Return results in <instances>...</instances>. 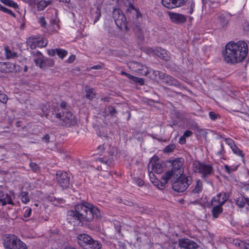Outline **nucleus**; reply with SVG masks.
Returning a JSON list of instances; mask_svg holds the SVG:
<instances>
[{"label": "nucleus", "mask_w": 249, "mask_h": 249, "mask_svg": "<svg viewBox=\"0 0 249 249\" xmlns=\"http://www.w3.org/2000/svg\"><path fill=\"white\" fill-rule=\"evenodd\" d=\"M176 146L174 144H169L167 146H166L164 149V152L165 153H170L172 152L175 148Z\"/></svg>", "instance_id": "40"}, {"label": "nucleus", "mask_w": 249, "mask_h": 249, "mask_svg": "<svg viewBox=\"0 0 249 249\" xmlns=\"http://www.w3.org/2000/svg\"><path fill=\"white\" fill-rule=\"evenodd\" d=\"M17 249H27L26 245L20 239L17 238Z\"/></svg>", "instance_id": "36"}, {"label": "nucleus", "mask_w": 249, "mask_h": 249, "mask_svg": "<svg viewBox=\"0 0 249 249\" xmlns=\"http://www.w3.org/2000/svg\"><path fill=\"white\" fill-rule=\"evenodd\" d=\"M50 139V136L48 134H46L42 138V141L45 143L49 142Z\"/></svg>", "instance_id": "54"}, {"label": "nucleus", "mask_w": 249, "mask_h": 249, "mask_svg": "<svg viewBox=\"0 0 249 249\" xmlns=\"http://www.w3.org/2000/svg\"><path fill=\"white\" fill-rule=\"evenodd\" d=\"M136 183L139 186H142L144 184L143 181L142 179H140V178L137 179L136 180Z\"/></svg>", "instance_id": "62"}, {"label": "nucleus", "mask_w": 249, "mask_h": 249, "mask_svg": "<svg viewBox=\"0 0 249 249\" xmlns=\"http://www.w3.org/2000/svg\"><path fill=\"white\" fill-rule=\"evenodd\" d=\"M212 206H213V208L212 211L213 216L214 218H216L219 216V214L222 213V206H218L217 205Z\"/></svg>", "instance_id": "25"}, {"label": "nucleus", "mask_w": 249, "mask_h": 249, "mask_svg": "<svg viewBox=\"0 0 249 249\" xmlns=\"http://www.w3.org/2000/svg\"><path fill=\"white\" fill-rule=\"evenodd\" d=\"M235 244L236 245H238V246H239V247H240L241 248L243 246H244V248L245 249H249V244H247V245H245L244 242H238V241H237L235 243Z\"/></svg>", "instance_id": "52"}, {"label": "nucleus", "mask_w": 249, "mask_h": 249, "mask_svg": "<svg viewBox=\"0 0 249 249\" xmlns=\"http://www.w3.org/2000/svg\"><path fill=\"white\" fill-rule=\"evenodd\" d=\"M107 111L111 115H114L117 113V111L116 109L112 106H109L107 108Z\"/></svg>", "instance_id": "47"}, {"label": "nucleus", "mask_w": 249, "mask_h": 249, "mask_svg": "<svg viewBox=\"0 0 249 249\" xmlns=\"http://www.w3.org/2000/svg\"><path fill=\"white\" fill-rule=\"evenodd\" d=\"M0 202H1L3 205L6 204H11L13 205H14L10 196L7 194H5L3 192L1 191H0Z\"/></svg>", "instance_id": "22"}, {"label": "nucleus", "mask_w": 249, "mask_h": 249, "mask_svg": "<svg viewBox=\"0 0 249 249\" xmlns=\"http://www.w3.org/2000/svg\"><path fill=\"white\" fill-rule=\"evenodd\" d=\"M3 244L5 249H16V236L5 234L2 237Z\"/></svg>", "instance_id": "12"}, {"label": "nucleus", "mask_w": 249, "mask_h": 249, "mask_svg": "<svg viewBox=\"0 0 249 249\" xmlns=\"http://www.w3.org/2000/svg\"><path fill=\"white\" fill-rule=\"evenodd\" d=\"M7 96L4 94L2 93L0 90V102L3 103H5L7 102Z\"/></svg>", "instance_id": "50"}, {"label": "nucleus", "mask_w": 249, "mask_h": 249, "mask_svg": "<svg viewBox=\"0 0 249 249\" xmlns=\"http://www.w3.org/2000/svg\"><path fill=\"white\" fill-rule=\"evenodd\" d=\"M233 152L237 155L241 156L242 158L244 157V155L242 154V151L239 149V148L235 145L233 147L231 148Z\"/></svg>", "instance_id": "37"}, {"label": "nucleus", "mask_w": 249, "mask_h": 249, "mask_svg": "<svg viewBox=\"0 0 249 249\" xmlns=\"http://www.w3.org/2000/svg\"><path fill=\"white\" fill-rule=\"evenodd\" d=\"M248 53V44L243 41L236 43L229 42L225 46L223 56L225 61L230 64H235L243 61Z\"/></svg>", "instance_id": "2"}, {"label": "nucleus", "mask_w": 249, "mask_h": 249, "mask_svg": "<svg viewBox=\"0 0 249 249\" xmlns=\"http://www.w3.org/2000/svg\"><path fill=\"white\" fill-rule=\"evenodd\" d=\"M228 199V196L224 192H221L212 198L211 205H217L222 206L225 202Z\"/></svg>", "instance_id": "18"}, {"label": "nucleus", "mask_w": 249, "mask_h": 249, "mask_svg": "<svg viewBox=\"0 0 249 249\" xmlns=\"http://www.w3.org/2000/svg\"><path fill=\"white\" fill-rule=\"evenodd\" d=\"M113 18L117 26L121 30H127L126 18L122 11L119 9H115L113 11Z\"/></svg>", "instance_id": "7"}, {"label": "nucleus", "mask_w": 249, "mask_h": 249, "mask_svg": "<svg viewBox=\"0 0 249 249\" xmlns=\"http://www.w3.org/2000/svg\"><path fill=\"white\" fill-rule=\"evenodd\" d=\"M50 4V2L49 1L41 0L37 4V7L39 10H43Z\"/></svg>", "instance_id": "32"}, {"label": "nucleus", "mask_w": 249, "mask_h": 249, "mask_svg": "<svg viewBox=\"0 0 249 249\" xmlns=\"http://www.w3.org/2000/svg\"><path fill=\"white\" fill-rule=\"evenodd\" d=\"M179 178H177L175 175V173L173 171L170 170L166 172L162 177V181L160 182V186H158L160 189H162L165 187V185L167 184L169 180H170L172 183H173L176 179H178Z\"/></svg>", "instance_id": "13"}, {"label": "nucleus", "mask_w": 249, "mask_h": 249, "mask_svg": "<svg viewBox=\"0 0 249 249\" xmlns=\"http://www.w3.org/2000/svg\"><path fill=\"white\" fill-rule=\"evenodd\" d=\"M157 159H158L157 157L154 158L149 163L147 166L148 171H149L151 169L152 172L160 174L163 171V166L159 161H155Z\"/></svg>", "instance_id": "17"}, {"label": "nucleus", "mask_w": 249, "mask_h": 249, "mask_svg": "<svg viewBox=\"0 0 249 249\" xmlns=\"http://www.w3.org/2000/svg\"><path fill=\"white\" fill-rule=\"evenodd\" d=\"M187 0H162L164 6L168 9H174L182 6Z\"/></svg>", "instance_id": "16"}, {"label": "nucleus", "mask_w": 249, "mask_h": 249, "mask_svg": "<svg viewBox=\"0 0 249 249\" xmlns=\"http://www.w3.org/2000/svg\"><path fill=\"white\" fill-rule=\"evenodd\" d=\"M75 59V56L74 55H71L67 59V62L69 63H72Z\"/></svg>", "instance_id": "58"}, {"label": "nucleus", "mask_w": 249, "mask_h": 249, "mask_svg": "<svg viewBox=\"0 0 249 249\" xmlns=\"http://www.w3.org/2000/svg\"><path fill=\"white\" fill-rule=\"evenodd\" d=\"M30 167L34 172L37 173L40 171V167L35 162H31Z\"/></svg>", "instance_id": "39"}, {"label": "nucleus", "mask_w": 249, "mask_h": 249, "mask_svg": "<svg viewBox=\"0 0 249 249\" xmlns=\"http://www.w3.org/2000/svg\"><path fill=\"white\" fill-rule=\"evenodd\" d=\"M187 5V7L184 8L185 13L187 14H192L195 6V2L193 0H189L188 1Z\"/></svg>", "instance_id": "26"}, {"label": "nucleus", "mask_w": 249, "mask_h": 249, "mask_svg": "<svg viewBox=\"0 0 249 249\" xmlns=\"http://www.w3.org/2000/svg\"><path fill=\"white\" fill-rule=\"evenodd\" d=\"M55 51L57 55L61 59H63L68 54V52L65 50L55 49Z\"/></svg>", "instance_id": "33"}, {"label": "nucleus", "mask_w": 249, "mask_h": 249, "mask_svg": "<svg viewBox=\"0 0 249 249\" xmlns=\"http://www.w3.org/2000/svg\"><path fill=\"white\" fill-rule=\"evenodd\" d=\"M104 66V65L103 64H100L97 65L93 66L92 67H90V68H89L88 69V71H90L91 69H95V70H100L102 69Z\"/></svg>", "instance_id": "51"}, {"label": "nucleus", "mask_w": 249, "mask_h": 249, "mask_svg": "<svg viewBox=\"0 0 249 249\" xmlns=\"http://www.w3.org/2000/svg\"><path fill=\"white\" fill-rule=\"evenodd\" d=\"M27 44L31 49H34L36 47H44L47 44V40L44 38L39 36H33L28 38Z\"/></svg>", "instance_id": "8"}, {"label": "nucleus", "mask_w": 249, "mask_h": 249, "mask_svg": "<svg viewBox=\"0 0 249 249\" xmlns=\"http://www.w3.org/2000/svg\"><path fill=\"white\" fill-rule=\"evenodd\" d=\"M49 119L55 124L59 126L71 127L76 124L75 116L70 111L58 110L55 113L48 114Z\"/></svg>", "instance_id": "3"}, {"label": "nucleus", "mask_w": 249, "mask_h": 249, "mask_svg": "<svg viewBox=\"0 0 249 249\" xmlns=\"http://www.w3.org/2000/svg\"><path fill=\"white\" fill-rule=\"evenodd\" d=\"M168 16L171 21L177 24H183L187 20L186 17L181 14L170 12L168 13Z\"/></svg>", "instance_id": "15"}, {"label": "nucleus", "mask_w": 249, "mask_h": 249, "mask_svg": "<svg viewBox=\"0 0 249 249\" xmlns=\"http://www.w3.org/2000/svg\"><path fill=\"white\" fill-rule=\"evenodd\" d=\"M39 23L42 27H45L46 23L44 17H41L39 18Z\"/></svg>", "instance_id": "60"}, {"label": "nucleus", "mask_w": 249, "mask_h": 249, "mask_svg": "<svg viewBox=\"0 0 249 249\" xmlns=\"http://www.w3.org/2000/svg\"><path fill=\"white\" fill-rule=\"evenodd\" d=\"M237 167H234L232 168H231L230 167H229L228 165H225V169L227 173L230 174L231 172L235 171L237 169Z\"/></svg>", "instance_id": "53"}, {"label": "nucleus", "mask_w": 249, "mask_h": 249, "mask_svg": "<svg viewBox=\"0 0 249 249\" xmlns=\"http://www.w3.org/2000/svg\"><path fill=\"white\" fill-rule=\"evenodd\" d=\"M111 249H126L125 244L122 242H118L117 244L111 245Z\"/></svg>", "instance_id": "34"}, {"label": "nucleus", "mask_w": 249, "mask_h": 249, "mask_svg": "<svg viewBox=\"0 0 249 249\" xmlns=\"http://www.w3.org/2000/svg\"><path fill=\"white\" fill-rule=\"evenodd\" d=\"M231 15L229 13L221 14L218 16V20L220 26L222 28H226L228 26L229 18Z\"/></svg>", "instance_id": "21"}, {"label": "nucleus", "mask_w": 249, "mask_h": 249, "mask_svg": "<svg viewBox=\"0 0 249 249\" xmlns=\"http://www.w3.org/2000/svg\"><path fill=\"white\" fill-rule=\"evenodd\" d=\"M186 138L183 135L179 139V142L180 144H184L186 142Z\"/></svg>", "instance_id": "64"}, {"label": "nucleus", "mask_w": 249, "mask_h": 249, "mask_svg": "<svg viewBox=\"0 0 249 249\" xmlns=\"http://www.w3.org/2000/svg\"><path fill=\"white\" fill-rule=\"evenodd\" d=\"M236 205L239 208H243L246 203L249 206V199L248 198H244L242 196H239L235 198Z\"/></svg>", "instance_id": "23"}, {"label": "nucleus", "mask_w": 249, "mask_h": 249, "mask_svg": "<svg viewBox=\"0 0 249 249\" xmlns=\"http://www.w3.org/2000/svg\"><path fill=\"white\" fill-rule=\"evenodd\" d=\"M6 67L8 69L7 72H12L15 69L16 65L15 64H11L9 63H5Z\"/></svg>", "instance_id": "41"}, {"label": "nucleus", "mask_w": 249, "mask_h": 249, "mask_svg": "<svg viewBox=\"0 0 249 249\" xmlns=\"http://www.w3.org/2000/svg\"><path fill=\"white\" fill-rule=\"evenodd\" d=\"M66 103L65 102H62L60 105V106L59 107H54L53 111H52V113H55L56 112L57 110H60L61 109V110L63 109V110H65V111H68L69 110L67 108H66Z\"/></svg>", "instance_id": "35"}, {"label": "nucleus", "mask_w": 249, "mask_h": 249, "mask_svg": "<svg viewBox=\"0 0 249 249\" xmlns=\"http://www.w3.org/2000/svg\"><path fill=\"white\" fill-rule=\"evenodd\" d=\"M99 161H101L103 164H105L107 166H112L113 165V161L111 158H108L107 157H103L99 158Z\"/></svg>", "instance_id": "28"}, {"label": "nucleus", "mask_w": 249, "mask_h": 249, "mask_svg": "<svg viewBox=\"0 0 249 249\" xmlns=\"http://www.w3.org/2000/svg\"><path fill=\"white\" fill-rule=\"evenodd\" d=\"M132 81L136 83H139L141 85H143L144 83V80L142 78L137 77L134 76L133 77V79Z\"/></svg>", "instance_id": "43"}, {"label": "nucleus", "mask_w": 249, "mask_h": 249, "mask_svg": "<svg viewBox=\"0 0 249 249\" xmlns=\"http://www.w3.org/2000/svg\"><path fill=\"white\" fill-rule=\"evenodd\" d=\"M34 61L36 66L42 69H45L46 67H52L54 65L53 59L44 58V57L35 59Z\"/></svg>", "instance_id": "14"}, {"label": "nucleus", "mask_w": 249, "mask_h": 249, "mask_svg": "<svg viewBox=\"0 0 249 249\" xmlns=\"http://www.w3.org/2000/svg\"><path fill=\"white\" fill-rule=\"evenodd\" d=\"M4 12L11 15L12 16H13L14 17H16L15 14L11 10L7 8H5V10H4Z\"/></svg>", "instance_id": "61"}, {"label": "nucleus", "mask_w": 249, "mask_h": 249, "mask_svg": "<svg viewBox=\"0 0 249 249\" xmlns=\"http://www.w3.org/2000/svg\"><path fill=\"white\" fill-rule=\"evenodd\" d=\"M48 53L50 55L53 56L55 55V53H56V51H55V49L48 50Z\"/></svg>", "instance_id": "63"}, {"label": "nucleus", "mask_w": 249, "mask_h": 249, "mask_svg": "<svg viewBox=\"0 0 249 249\" xmlns=\"http://www.w3.org/2000/svg\"><path fill=\"white\" fill-rule=\"evenodd\" d=\"M4 53L7 59L14 58L16 56V53L12 52L7 46L4 48Z\"/></svg>", "instance_id": "29"}, {"label": "nucleus", "mask_w": 249, "mask_h": 249, "mask_svg": "<svg viewBox=\"0 0 249 249\" xmlns=\"http://www.w3.org/2000/svg\"><path fill=\"white\" fill-rule=\"evenodd\" d=\"M179 246L181 248L187 249H194L197 247V244L188 239H182L178 241Z\"/></svg>", "instance_id": "19"}, {"label": "nucleus", "mask_w": 249, "mask_h": 249, "mask_svg": "<svg viewBox=\"0 0 249 249\" xmlns=\"http://www.w3.org/2000/svg\"><path fill=\"white\" fill-rule=\"evenodd\" d=\"M225 141L226 143L228 145H229L231 148L235 145L234 142L230 138H225Z\"/></svg>", "instance_id": "46"}, {"label": "nucleus", "mask_w": 249, "mask_h": 249, "mask_svg": "<svg viewBox=\"0 0 249 249\" xmlns=\"http://www.w3.org/2000/svg\"><path fill=\"white\" fill-rule=\"evenodd\" d=\"M0 1L6 5L14 8L16 7V2L14 1L11 0H0Z\"/></svg>", "instance_id": "38"}, {"label": "nucleus", "mask_w": 249, "mask_h": 249, "mask_svg": "<svg viewBox=\"0 0 249 249\" xmlns=\"http://www.w3.org/2000/svg\"><path fill=\"white\" fill-rule=\"evenodd\" d=\"M192 181L191 177H186L182 175L178 178L176 179L172 184L173 189L176 192H183L188 188Z\"/></svg>", "instance_id": "6"}, {"label": "nucleus", "mask_w": 249, "mask_h": 249, "mask_svg": "<svg viewBox=\"0 0 249 249\" xmlns=\"http://www.w3.org/2000/svg\"><path fill=\"white\" fill-rule=\"evenodd\" d=\"M157 55L163 60H167L168 58V54L166 51L161 48H157L156 50Z\"/></svg>", "instance_id": "27"}, {"label": "nucleus", "mask_w": 249, "mask_h": 249, "mask_svg": "<svg viewBox=\"0 0 249 249\" xmlns=\"http://www.w3.org/2000/svg\"><path fill=\"white\" fill-rule=\"evenodd\" d=\"M67 216L70 222H76L78 225H82L85 222L91 221L95 217H99L100 212L96 207L83 201L75 206V211H69Z\"/></svg>", "instance_id": "1"}, {"label": "nucleus", "mask_w": 249, "mask_h": 249, "mask_svg": "<svg viewBox=\"0 0 249 249\" xmlns=\"http://www.w3.org/2000/svg\"><path fill=\"white\" fill-rule=\"evenodd\" d=\"M22 70L24 72H26L27 71L28 67L26 65L23 64L22 65H18V69H17V71L18 70V71H21Z\"/></svg>", "instance_id": "49"}, {"label": "nucleus", "mask_w": 249, "mask_h": 249, "mask_svg": "<svg viewBox=\"0 0 249 249\" xmlns=\"http://www.w3.org/2000/svg\"><path fill=\"white\" fill-rule=\"evenodd\" d=\"M18 134L21 136H24L27 133V128L24 126L21 129H18Z\"/></svg>", "instance_id": "45"}, {"label": "nucleus", "mask_w": 249, "mask_h": 249, "mask_svg": "<svg viewBox=\"0 0 249 249\" xmlns=\"http://www.w3.org/2000/svg\"><path fill=\"white\" fill-rule=\"evenodd\" d=\"M129 67L134 71L142 75L146 76L149 73L147 68L145 66L136 61L130 62Z\"/></svg>", "instance_id": "11"}, {"label": "nucleus", "mask_w": 249, "mask_h": 249, "mask_svg": "<svg viewBox=\"0 0 249 249\" xmlns=\"http://www.w3.org/2000/svg\"><path fill=\"white\" fill-rule=\"evenodd\" d=\"M32 212V209L31 208H27L25 211L24 216L25 217H28L30 216Z\"/></svg>", "instance_id": "55"}, {"label": "nucleus", "mask_w": 249, "mask_h": 249, "mask_svg": "<svg viewBox=\"0 0 249 249\" xmlns=\"http://www.w3.org/2000/svg\"><path fill=\"white\" fill-rule=\"evenodd\" d=\"M193 134V132L190 131V130H186L184 134H183V136L186 138V137H190L191 136H192Z\"/></svg>", "instance_id": "59"}, {"label": "nucleus", "mask_w": 249, "mask_h": 249, "mask_svg": "<svg viewBox=\"0 0 249 249\" xmlns=\"http://www.w3.org/2000/svg\"><path fill=\"white\" fill-rule=\"evenodd\" d=\"M202 182L200 179H198L196 181L194 188L192 190V193L194 194H198L202 191Z\"/></svg>", "instance_id": "24"}, {"label": "nucleus", "mask_w": 249, "mask_h": 249, "mask_svg": "<svg viewBox=\"0 0 249 249\" xmlns=\"http://www.w3.org/2000/svg\"><path fill=\"white\" fill-rule=\"evenodd\" d=\"M19 197L21 200L22 202L24 203H27L30 201V198L28 196V193L27 192H22L19 195Z\"/></svg>", "instance_id": "30"}, {"label": "nucleus", "mask_w": 249, "mask_h": 249, "mask_svg": "<svg viewBox=\"0 0 249 249\" xmlns=\"http://www.w3.org/2000/svg\"><path fill=\"white\" fill-rule=\"evenodd\" d=\"M161 79L163 80V82L170 86H173L177 87L184 88V87L182 86L177 80L174 79L172 76L167 75L165 73L164 74V76L162 77Z\"/></svg>", "instance_id": "20"}, {"label": "nucleus", "mask_w": 249, "mask_h": 249, "mask_svg": "<svg viewBox=\"0 0 249 249\" xmlns=\"http://www.w3.org/2000/svg\"><path fill=\"white\" fill-rule=\"evenodd\" d=\"M209 115L210 119L213 121L215 120L219 117V115L218 114H216L213 111L210 112Z\"/></svg>", "instance_id": "48"}, {"label": "nucleus", "mask_w": 249, "mask_h": 249, "mask_svg": "<svg viewBox=\"0 0 249 249\" xmlns=\"http://www.w3.org/2000/svg\"><path fill=\"white\" fill-rule=\"evenodd\" d=\"M85 91L86 92V98L89 99H92L94 96V94L93 93L94 90L92 88H89V87H86L85 89Z\"/></svg>", "instance_id": "31"}, {"label": "nucleus", "mask_w": 249, "mask_h": 249, "mask_svg": "<svg viewBox=\"0 0 249 249\" xmlns=\"http://www.w3.org/2000/svg\"><path fill=\"white\" fill-rule=\"evenodd\" d=\"M121 74L123 75H125L128 78H129V79L132 80L133 79V77H134V76L128 73H126L124 71H122L121 72Z\"/></svg>", "instance_id": "56"}, {"label": "nucleus", "mask_w": 249, "mask_h": 249, "mask_svg": "<svg viewBox=\"0 0 249 249\" xmlns=\"http://www.w3.org/2000/svg\"><path fill=\"white\" fill-rule=\"evenodd\" d=\"M195 173L200 175L201 178L206 180L214 174V169L212 165L204 162L196 161L193 164Z\"/></svg>", "instance_id": "5"}, {"label": "nucleus", "mask_w": 249, "mask_h": 249, "mask_svg": "<svg viewBox=\"0 0 249 249\" xmlns=\"http://www.w3.org/2000/svg\"><path fill=\"white\" fill-rule=\"evenodd\" d=\"M148 173H149V178H150L151 181L152 182H155V179H154L155 175H154V174L153 173V172H152V171H151L150 170L149 171H148Z\"/></svg>", "instance_id": "57"}, {"label": "nucleus", "mask_w": 249, "mask_h": 249, "mask_svg": "<svg viewBox=\"0 0 249 249\" xmlns=\"http://www.w3.org/2000/svg\"><path fill=\"white\" fill-rule=\"evenodd\" d=\"M56 180L58 184L62 188H67L70 184V178L66 172L59 171L56 174Z\"/></svg>", "instance_id": "10"}, {"label": "nucleus", "mask_w": 249, "mask_h": 249, "mask_svg": "<svg viewBox=\"0 0 249 249\" xmlns=\"http://www.w3.org/2000/svg\"><path fill=\"white\" fill-rule=\"evenodd\" d=\"M184 161V160L183 158H178L169 161L172 166V169L171 170L175 173L177 178H179L183 175Z\"/></svg>", "instance_id": "9"}, {"label": "nucleus", "mask_w": 249, "mask_h": 249, "mask_svg": "<svg viewBox=\"0 0 249 249\" xmlns=\"http://www.w3.org/2000/svg\"><path fill=\"white\" fill-rule=\"evenodd\" d=\"M78 244L84 249H100L101 244L98 241L94 240L89 235L82 233L77 237Z\"/></svg>", "instance_id": "4"}, {"label": "nucleus", "mask_w": 249, "mask_h": 249, "mask_svg": "<svg viewBox=\"0 0 249 249\" xmlns=\"http://www.w3.org/2000/svg\"><path fill=\"white\" fill-rule=\"evenodd\" d=\"M95 19L94 20V24H95L97 21L99 20L100 17H101V13H100V10L99 8H97L96 11H95Z\"/></svg>", "instance_id": "44"}, {"label": "nucleus", "mask_w": 249, "mask_h": 249, "mask_svg": "<svg viewBox=\"0 0 249 249\" xmlns=\"http://www.w3.org/2000/svg\"><path fill=\"white\" fill-rule=\"evenodd\" d=\"M153 73L156 78H159L161 79L162 77L164 76V73L159 71H153Z\"/></svg>", "instance_id": "42"}]
</instances>
